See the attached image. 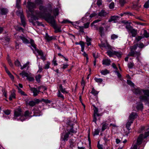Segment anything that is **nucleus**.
<instances>
[{
  "instance_id": "obj_1",
  "label": "nucleus",
  "mask_w": 149,
  "mask_h": 149,
  "mask_svg": "<svg viewBox=\"0 0 149 149\" xmlns=\"http://www.w3.org/2000/svg\"><path fill=\"white\" fill-rule=\"evenodd\" d=\"M36 15L40 17H43L45 20L50 24L55 29V32L57 33L61 32V31L60 28H58L57 26L54 17L52 16L50 13H45V15H43V14L40 12H37L36 13Z\"/></svg>"
},
{
  "instance_id": "obj_2",
  "label": "nucleus",
  "mask_w": 149,
  "mask_h": 149,
  "mask_svg": "<svg viewBox=\"0 0 149 149\" xmlns=\"http://www.w3.org/2000/svg\"><path fill=\"white\" fill-rule=\"evenodd\" d=\"M67 124L68 125L66 130L67 132L65 131V133L63 132L61 134V139L64 141L68 140L69 135L71 134L72 136V133H75L77 132L76 131L73 129V121L68 120V121L67 122Z\"/></svg>"
},
{
  "instance_id": "obj_3",
  "label": "nucleus",
  "mask_w": 149,
  "mask_h": 149,
  "mask_svg": "<svg viewBox=\"0 0 149 149\" xmlns=\"http://www.w3.org/2000/svg\"><path fill=\"white\" fill-rule=\"evenodd\" d=\"M23 112L22 111V109L20 107L14 110L13 119L14 120H20V118L23 116Z\"/></svg>"
},
{
  "instance_id": "obj_4",
  "label": "nucleus",
  "mask_w": 149,
  "mask_h": 149,
  "mask_svg": "<svg viewBox=\"0 0 149 149\" xmlns=\"http://www.w3.org/2000/svg\"><path fill=\"white\" fill-rule=\"evenodd\" d=\"M93 106L94 108L93 122H94L95 123H96L97 120L96 117L99 116H100V115L99 113H98V109L94 105H93Z\"/></svg>"
},
{
  "instance_id": "obj_5",
  "label": "nucleus",
  "mask_w": 149,
  "mask_h": 149,
  "mask_svg": "<svg viewBox=\"0 0 149 149\" xmlns=\"http://www.w3.org/2000/svg\"><path fill=\"white\" fill-rule=\"evenodd\" d=\"M31 112H30L29 111H26L24 113V114L23 113V116H22L20 118V121H23L26 120V117L29 116L30 117H32V116L31 115Z\"/></svg>"
},
{
  "instance_id": "obj_6",
  "label": "nucleus",
  "mask_w": 149,
  "mask_h": 149,
  "mask_svg": "<svg viewBox=\"0 0 149 149\" xmlns=\"http://www.w3.org/2000/svg\"><path fill=\"white\" fill-rule=\"evenodd\" d=\"M39 9L44 13L50 11H52V9L51 8H47L44 6L41 5L39 7Z\"/></svg>"
},
{
  "instance_id": "obj_7",
  "label": "nucleus",
  "mask_w": 149,
  "mask_h": 149,
  "mask_svg": "<svg viewBox=\"0 0 149 149\" xmlns=\"http://www.w3.org/2000/svg\"><path fill=\"white\" fill-rule=\"evenodd\" d=\"M27 7L28 8L29 10L31 12H32V9L36 7V4L33 3H32L30 1H28L27 2Z\"/></svg>"
},
{
  "instance_id": "obj_8",
  "label": "nucleus",
  "mask_w": 149,
  "mask_h": 149,
  "mask_svg": "<svg viewBox=\"0 0 149 149\" xmlns=\"http://www.w3.org/2000/svg\"><path fill=\"white\" fill-rule=\"evenodd\" d=\"M99 31V33L102 38H104L105 37V33L104 32V29L102 26L100 27L98 29H97Z\"/></svg>"
},
{
  "instance_id": "obj_9",
  "label": "nucleus",
  "mask_w": 149,
  "mask_h": 149,
  "mask_svg": "<svg viewBox=\"0 0 149 149\" xmlns=\"http://www.w3.org/2000/svg\"><path fill=\"white\" fill-rule=\"evenodd\" d=\"M143 90L139 88H137L132 89V91L136 95H141L142 94Z\"/></svg>"
},
{
  "instance_id": "obj_10",
  "label": "nucleus",
  "mask_w": 149,
  "mask_h": 149,
  "mask_svg": "<svg viewBox=\"0 0 149 149\" xmlns=\"http://www.w3.org/2000/svg\"><path fill=\"white\" fill-rule=\"evenodd\" d=\"M139 99L141 102L147 103L149 101V98L145 95L140 96L139 97Z\"/></svg>"
},
{
  "instance_id": "obj_11",
  "label": "nucleus",
  "mask_w": 149,
  "mask_h": 149,
  "mask_svg": "<svg viewBox=\"0 0 149 149\" xmlns=\"http://www.w3.org/2000/svg\"><path fill=\"white\" fill-rule=\"evenodd\" d=\"M144 139L143 134H141L138 136L137 140V144L139 145L141 144L143 139Z\"/></svg>"
},
{
  "instance_id": "obj_12",
  "label": "nucleus",
  "mask_w": 149,
  "mask_h": 149,
  "mask_svg": "<svg viewBox=\"0 0 149 149\" xmlns=\"http://www.w3.org/2000/svg\"><path fill=\"white\" fill-rule=\"evenodd\" d=\"M137 113L136 112H132L129 115V120L133 121L137 116Z\"/></svg>"
},
{
  "instance_id": "obj_13",
  "label": "nucleus",
  "mask_w": 149,
  "mask_h": 149,
  "mask_svg": "<svg viewBox=\"0 0 149 149\" xmlns=\"http://www.w3.org/2000/svg\"><path fill=\"white\" fill-rule=\"evenodd\" d=\"M120 17L118 16H111L110 19H109L108 22H111L113 21L114 22H116L118 19Z\"/></svg>"
},
{
  "instance_id": "obj_14",
  "label": "nucleus",
  "mask_w": 149,
  "mask_h": 149,
  "mask_svg": "<svg viewBox=\"0 0 149 149\" xmlns=\"http://www.w3.org/2000/svg\"><path fill=\"white\" fill-rule=\"evenodd\" d=\"M102 127V131L103 132L105 130L107 129L109 125L108 123L106 121L104 122H103L101 124Z\"/></svg>"
},
{
  "instance_id": "obj_15",
  "label": "nucleus",
  "mask_w": 149,
  "mask_h": 149,
  "mask_svg": "<svg viewBox=\"0 0 149 149\" xmlns=\"http://www.w3.org/2000/svg\"><path fill=\"white\" fill-rule=\"evenodd\" d=\"M0 13L1 15H6L7 14L9 11L6 8H0Z\"/></svg>"
},
{
  "instance_id": "obj_16",
  "label": "nucleus",
  "mask_w": 149,
  "mask_h": 149,
  "mask_svg": "<svg viewBox=\"0 0 149 149\" xmlns=\"http://www.w3.org/2000/svg\"><path fill=\"white\" fill-rule=\"evenodd\" d=\"M31 91L33 93V95L34 96H36L38 95L40 91H38V90L35 88H30Z\"/></svg>"
},
{
  "instance_id": "obj_17",
  "label": "nucleus",
  "mask_w": 149,
  "mask_h": 149,
  "mask_svg": "<svg viewBox=\"0 0 149 149\" xmlns=\"http://www.w3.org/2000/svg\"><path fill=\"white\" fill-rule=\"evenodd\" d=\"M111 61L110 59H105L102 61V64L107 66H109L110 64Z\"/></svg>"
},
{
  "instance_id": "obj_18",
  "label": "nucleus",
  "mask_w": 149,
  "mask_h": 149,
  "mask_svg": "<svg viewBox=\"0 0 149 149\" xmlns=\"http://www.w3.org/2000/svg\"><path fill=\"white\" fill-rule=\"evenodd\" d=\"M19 38L22 40L23 43L25 44H28L29 43V40L24 37L19 36Z\"/></svg>"
},
{
  "instance_id": "obj_19",
  "label": "nucleus",
  "mask_w": 149,
  "mask_h": 149,
  "mask_svg": "<svg viewBox=\"0 0 149 149\" xmlns=\"http://www.w3.org/2000/svg\"><path fill=\"white\" fill-rule=\"evenodd\" d=\"M20 19L21 20L22 25L23 26V27H25L26 25V19L24 17V16H22Z\"/></svg>"
},
{
  "instance_id": "obj_20",
  "label": "nucleus",
  "mask_w": 149,
  "mask_h": 149,
  "mask_svg": "<svg viewBox=\"0 0 149 149\" xmlns=\"http://www.w3.org/2000/svg\"><path fill=\"white\" fill-rule=\"evenodd\" d=\"M59 89L58 90H60V91L62 93H63L67 94L68 93V92L66 91L65 88H63L62 85V84H60L59 85Z\"/></svg>"
},
{
  "instance_id": "obj_21",
  "label": "nucleus",
  "mask_w": 149,
  "mask_h": 149,
  "mask_svg": "<svg viewBox=\"0 0 149 149\" xmlns=\"http://www.w3.org/2000/svg\"><path fill=\"white\" fill-rule=\"evenodd\" d=\"M40 111L38 109H34V114L33 116H39L40 115Z\"/></svg>"
},
{
  "instance_id": "obj_22",
  "label": "nucleus",
  "mask_w": 149,
  "mask_h": 149,
  "mask_svg": "<svg viewBox=\"0 0 149 149\" xmlns=\"http://www.w3.org/2000/svg\"><path fill=\"white\" fill-rule=\"evenodd\" d=\"M130 32L132 34V37H135L137 34V30H135L134 29H133L130 31Z\"/></svg>"
},
{
  "instance_id": "obj_23",
  "label": "nucleus",
  "mask_w": 149,
  "mask_h": 149,
  "mask_svg": "<svg viewBox=\"0 0 149 149\" xmlns=\"http://www.w3.org/2000/svg\"><path fill=\"white\" fill-rule=\"evenodd\" d=\"M107 15V13L103 10H102L98 13V15L100 17H104Z\"/></svg>"
},
{
  "instance_id": "obj_24",
  "label": "nucleus",
  "mask_w": 149,
  "mask_h": 149,
  "mask_svg": "<svg viewBox=\"0 0 149 149\" xmlns=\"http://www.w3.org/2000/svg\"><path fill=\"white\" fill-rule=\"evenodd\" d=\"M133 121L131 120H129L126 123V127L127 129L129 131L130 130V126L131 125V124L133 123Z\"/></svg>"
},
{
  "instance_id": "obj_25",
  "label": "nucleus",
  "mask_w": 149,
  "mask_h": 149,
  "mask_svg": "<svg viewBox=\"0 0 149 149\" xmlns=\"http://www.w3.org/2000/svg\"><path fill=\"white\" fill-rule=\"evenodd\" d=\"M99 92L96 90L94 88H93L92 89V91L91 93L93 95H94L95 96H97L99 93Z\"/></svg>"
},
{
  "instance_id": "obj_26",
  "label": "nucleus",
  "mask_w": 149,
  "mask_h": 149,
  "mask_svg": "<svg viewBox=\"0 0 149 149\" xmlns=\"http://www.w3.org/2000/svg\"><path fill=\"white\" fill-rule=\"evenodd\" d=\"M57 96L61 99L62 100H63L64 99V96L62 94L60 90H58V92L57 94Z\"/></svg>"
},
{
  "instance_id": "obj_27",
  "label": "nucleus",
  "mask_w": 149,
  "mask_h": 149,
  "mask_svg": "<svg viewBox=\"0 0 149 149\" xmlns=\"http://www.w3.org/2000/svg\"><path fill=\"white\" fill-rule=\"evenodd\" d=\"M18 10H17L16 11V14L17 16H19L20 18H21L22 16L24 15L22 13V10H21V9Z\"/></svg>"
},
{
  "instance_id": "obj_28",
  "label": "nucleus",
  "mask_w": 149,
  "mask_h": 149,
  "mask_svg": "<svg viewBox=\"0 0 149 149\" xmlns=\"http://www.w3.org/2000/svg\"><path fill=\"white\" fill-rule=\"evenodd\" d=\"M114 52L115 51L109 50L107 52V53L110 57H111L114 55Z\"/></svg>"
},
{
  "instance_id": "obj_29",
  "label": "nucleus",
  "mask_w": 149,
  "mask_h": 149,
  "mask_svg": "<svg viewBox=\"0 0 149 149\" xmlns=\"http://www.w3.org/2000/svg\"><path fill=\"white\" fill-rule=\"evenodd\" d=\"M19 75H21L23 78H24L25 77H26L28 76L29 74L26 72L23 71L21 73H19Z\"/></svg>"
},
{
  "instance_id": "obj_30",
  "label": "nucleus",
  "mask_w": 149,
  "mask_h": 149,
  "mask_svg": "<svg viewBox=\"0 0 149 149\" xmlns=\"http://www.w3.org/2000/svg\"><path fill=\"white\" fill-rule=\"evenodd\" d=\"M15 90H14L13 92L11 93V95L9 97V100L10 101H11L12 100L13 98H15Z\"/></svg>"
},
{
  "instance_id": "obj_31",
  "label": "nucleus",
  "mask_w": 149,
  "mask_h": 149,
  "mask_svg": "<svg viewBox=\"0 0 149 149\" xmlns=\"http://www.w3.org/2000/svg\"><path fill=\"white\" fill-rule=\"evenodd\" d=\"M122 54L120 52L115 51L114 52V55L116 56L118 58H120L121 57Z\"/></svg>"
},
{
  "instance_id": "obj_32",
  "label": "nucleus",
  "mask_w": 149,
  "mask_h": 149,
  "mask_svg": "<svg viewBox=\"0 0 149 149\" xmlns=\"http://www.w3.org/2000/svg\"><path fill=\"white\" fill-rule=\"evenodd\" d=\"M21 0H17L16 3V7L18 9H21L20 7Z\"/></svg>"
},
{
  "instance_id": "obj_33",
  "label": "nucleus",
  "mask_w": 149,
  "mask_h": 149,
  "mask_svg": "<svg viewBox=\"0 0 149 149\" xmlns=\"http://www.w3.org/2000/svg\"><path fill=\"white\" fill-rule=\"evenodd\" d=\"M101 74L103 75H105L109 73V72L107 70L105 69L104 70H102L100 72Z\"/></svg>"
},
{
  "instance_id": "obj_34",
  "label": "nucleus",
  "mask_w": 149,
  "mask_h": 149,
  "mask_svg": "<svg viewBox=\"0 0 149 149\" xmlns=\"http://www.w3.org/2000/svg\"><path fill=\"white\" fill-rule=\"evenodd\" d=\"M35 50L37 52V53L39 55L41 56L42 55H43L44 54L43 52L41 50H39L36 47V48H35Z\"/></svg>"
},
{
  "instance_id": "obj_35",
  "label": "nucleus",
  "mask_w": 149,
  "mask_h": 149,
  "mask_svg": "<svg viewBox=\"0 0 149 149\" xmlns=\"http://www.w3.org/2000/svg\"><path fill=\"white\" fill-rule=\"evenodd\" d=\"M136 109L139 110H142L143 108V105L142 103L138 104L136 107Z\"/></svg>"
},
{
  "instance_id": "obj_36",
  "label": "nucleus",
  "mask_w": 149,
  "mask_h": 149,
  "mask_svg": "<svg viewBox=\"0 0 149 149\" xmlns=\"http://www.w3.org/2000/svg\"><path fill=\"white\" fill-rule=\"evenodd\" d=\"M146 131L145 132L144 135H143L144 138L145 139L149 136V128H148Z\"/></svg>"
},
{
  "instance_id": "obj_37",
  "label": "nucleus",
  "mask_w": 149,
  "mask_h": 149,
  "mask_svg": "<svg viewBox=\"0 0 149 149\" xmlns=\"http://www.w3.org/2000/svg\"><path fill=\"white\" fill-rule=\"evenodd\" d=\"M128 32H130L133 29V27L130 24L127 25L125 26Z\"/></svg>"
},
{
  "instance_id": "obj_38",
  "label": "nucleus",
  "mask_w": 149,
  "mask_h": 149,
  "mask_svg": "<svg viewBox=\"0 0 149 149\" xmlns=\"http://www.w3.org/2000/svg\"><path fill=\"white\" fill-rule=\"evenodd\" d=\"M91 39L89 38L87 36L86 37V41L87 43V45L88 46H89L91 45Z\"/></svg>"
},
{
  "instance_id": "obj_39",
  "label": "nucleus",
  "mask_w": 149,
  "mask_h": 149,
  "mask_svg": "<svg viewBox=\"0 0 149 149\" xmlns=\"http://www.w3.org/2000/svg\"><path fill=\"white\" fill-rule=\"evenodd\" d=\"M100 132V130L97 129H95L94 132H93V135L94 136L98 135Z\"/></svg>"
},
{
  "instance_id": "obj_40",
  "label": "nucleus",
  "mask_w": 149,
  "mask_h": 149,
  "mask_svg": "<svg viewBox=\"0 0 149 149\" xmlns=\"http://www.w3.org/2000/svg\"><path fill=\"white\" fill-rule=\"evenodd\" d=\"M31 44L32 46L34 49L35 48H36V45L35 44L34 40L31 39L30 40V42H29Z\"/></svg>"
},
{
  "instance_id": "obj_41",
  "label": "nucleus",
  "mask_w": 149,
  "mask_h": 149,
  "mask_svg": "<svg viewBox=\"0 0 149 149\" xmlns=\"http://www.w3.org/2000/svg\"><path fill=\"white\" fill-rule=\"evenodd\" d=\"M17 88L18 89V92L19 93H20L21 94L23 95H26L25 93L20 88H19L18 86H17Z\"/></svg>"
},
{
  "instance_id": "obj_42",
  "label": "nucleus",
  "mask_w": 149,
  "mask_h": 149,
  "mask_svg": "<svg viewBox=\"0 0 149 149\" xmlns=\"http://www.w3.org/2000/svg\"><path fill=\"white\" fill-rule=\"evenodd\" d=\"M135 52L133 51L132 49L130 51V52L129 53L128 56H131L135 57Z\"/></svg>"
},
{
  "instance_id": "obj_43",
  "label": "nucleus",
  "mask_w": 149,
  "mask_h": 149,
  "mask_svg": "<svg viewBox=\"0 0 149 149\" xmlns=\"http://www.w3.org/2000/svg\"><path fill=\"white\" fill-rule=\"evenodd\" d=\"M143 92L144 93V94L145 95H146L147 97H149V90H143Z\"/></svg>"
},
{
  "instance_id": "obj_44",
  "label": "nucleus",
  "mask_w": 149,
  "mask_h": 149,
  "mask_svg": "<svg viewBox=\"0 0 149 149\" xmlns=\"http://www.w3.org/2000/svg\"><path fill=\"white\" fill-rule=\"evenodd\" d=\"M41 101L43 102H44L46 104H50L51 103L52 101L49 100L48 99H42L41 100Z\"/></svg>"
},
{
  "instance_id": "obj_45",
  "label": "nucleus",
  "mask_w": 149,
  "mask_h": 149,
  "mask_svg": "<svg viewBox=\"0 0 149 149\" xmlns=\"http://www.w3.org/2000/svg\"><path fill=\"white\" fill-rule=\"evenodd\" d=\"M144 36L146 38L149 37V33H148L146 30H144L143 32Z\"/></svg>"
},
{
  "instance_id": "obj_46",
  "label": "nucleus",
  "mask_w": 149,
  "mask_h": 149,
  "mask_svg": "<svg viewBox=\"0 0 149 149\" xmlns=\"http://www.w3.org/2000/svg\"><path fill=\"white\" fill-rule=\"evenodd\" d=\"M134 66V64L133 62H130L128 64V67L130 69L132 68Z\"/></svg>"
},
{
  "instance_id": "obj_47",
  "label": "nucleus",
  "mask_w": 149,
  "mask_h": 149,
  "mask_svg": "<svg viewBox=\"0 0 149 149\" xmlns=\"http://www.w3.org/2000/svg\"><path fill=\"white\" fill-rule=\"evenodd\" d=\"M45 38L48 41H50L52 39V37L49 36L47 33H46V34Z\"/></svg>"
},
{
  "instance_id": "obj_48",
  "label": "nucleus",
  "mask_w": 149,
  "mask_h": 149,
  "mask_svg": "<svg viewBox=\"0 0 149 149\" xmlns=\"http://www.w3.org/2000/svg\"><path fill=\"white\" fill-rule=\"evenodd\" d=\"M94 80L96 82L100 83H102L103 81V80L102 79L97 78L96 77H95L94 78Z\"/></svg>"
},
{
  "instance_id": "obj_49",
  "label": "nucleus",
  "mask_w": 149,
  "mask_h": 149,
  "mask_svg": "<svg viewBox=\"0 0 149 149\" xmlns=\"http://www.w3.org/2000/svg\"><path fill=\"white\" fill-rule=\"evenodd\" d=\"M15 64L17 66H21L20 63L18 59H17V60L15 61Z\"/></svg>"
},
{
  "instance_id": "obj_50",
  "label": "nucleus",
  "mask_w": 149,
  "mask_h": 149,
  "mask_svg": "<svg viewBox=\"0 0 149 149\" xmlns=\"http://www.w3.org/2000/svg\"><path fill=\"white\" fill-rule=\"evenodd\" d=\"M15 29L17 31H22L23 32L24 31V29L22 28L19 26H17L15 28Z\"/></svg>"
},
{
  "instance_id": "obj_51",
  "label": "nucleus",
  "mask_w": 149,
  "mask_h": 149,
  "mask_svg": "<svg viewBox=\"0 0 149 149\" xmlns=\"http://www.w3.org/2000/svg\"><path fill=\"white\" fill-rule=\"evenodd\" d=\"M81 85L82 86V90H84L85 86V82L84 80V78H82L81 83Z\"/></svg>"
},
{
  "instance_id": "obj_52",
  "label": "nucleus",
  "mask_w": 149,
  "mask_h": 149,
  "mask_svg": "<svg viewBox=\"0 0 149 149\" xmlns=\"http://www.w3.org/2000/svg\"><path fill=\"white\" fill-rule=\"evenodd\" d=\"M41 78V76L39 74L38 75L36 76L35 77V78L36 81L38 83L40 81V79Z\"/></svg>"
},
{
  "instance_id": "obj_53",
  "label": "nucleus",
  "mask_w": 149,
  "mask_h": 149,
  "mask_svg": "<svg viewBox=\"0 0 149 149\" xmlns=\"http://www.w3.org/2000/svg\"><path fill=\"white\" fill-rule=\"evenodd\" d=\"M36 104V103L33 101H31L29 102V106L31 107H33Z\"/></svg>"
},
{
  "instance_id": "obj_54",
  "label": "nucleus",
  "mask_w": 149,
  "mask_h": 149,
  "mask_svg": "<svg viewBox=\"0 0 149 149\" xmlns=\"http://www.w3.org/2000/svg\"><path fill=\"white\" fill-rule=\"evenodd\" d=\"M26 79L27 80L29 81H34V79L33 77L29 76V75H28V76L27 77Z\"/></svg>"
},
{
  "instance_id": "obj_55",
  "label": "nucleus",
  "mask_w": 149,
  "mask_h": 149,
  "mask_svg": "<svg viewBox=\"0 0 149 149\" xmlns=\"http://www.w3.org/2000/svg\"><path fill=\"white\" fill-rule=\"evenodd\" d=\"M35 3L38 5L42 4H43V2L42 0H35Z\"/></svg>"
},
{
  "instance_id": "obj_56",
  "label": "nucleus",
  "mask_w": 149,
  "mask_h": 149,
  "mask_svg": "<svg viewBox=\"0 0 149 149\" xmlns=\"http://www.w3.org/2000/svg\"><path fill=\"white\" fill-rule=\"evenodd\" d=\"M4 113L7 115H9L11 111L9 109L3 111Z\"/></svg>"
},
{
  "instance_id": "obj_57",
  "label": "nucleus",
  "mask_w": 149,
  "mask_h": 149,
  "mask_svg": "<svg viewBox=\"0 0 149 149\" xmlns=\"http://www.w3.org/2000/svg\"><path fill=\"white\" fill-rule=\"evenodd\" d=\"M100 40L101 41V44H99V45L100 47H105V44L103 43L102 42V39L101 38H100Z\"/></svg>"
},
{
  "instance_id": "obj_58",
  "label": "nucleus",
  "mask_w": 149,
  "mask_h": 149,
  "mask_svg": "<svg viewBox=\"0 0 149 149\" xmlns=\"http://www.w3.org/2000/svg\"><path fill=\"white\" fill-rule=\"evenodd\" d=\"M118 37V35L115 34H113L111 36V39L112 40H114L115 39L117 38Z\"/></svg>"
},
{
  "instance_id": "obj_59",
  "label": "nucleus",
  "mask_w": 149,
  "mask_h": 149,
  "mask_svg": "<svg viewBox=\"0 0 149 149\" xmlns=\"http://www.w3.org/2000/svg\"><path fill=\"white\" fill-rule=\"evenodd\" d=\"M144 7L146 8H148L149 7V0L148 1L144 4Z\"/></svg>"
},
{
  "instance_id": "obj_60",
  "label": "nucleus",
  "mask_w": 149,
  "mask_h": 149,
  "mask_svg": "<svg viewBox=\"0 0 149 149\" xmlns=\"http://www.w3.org/2000/svg\"><path fill=\"white\" fill-rule=\"evenodd\" d=\"M119 3L121 6H123L125 3V0H119Z\"/></svg>"
},
{
  "instance_id": "obj_61",
  "label": "nucleus",
  "mask_w": 149,
  "mask_h": 149,
  "mask_svg": "<svg viewBox=\"0 0 149 149\" xmlns=\"http://www.w3.org/2000/svg\"><path fill=\"white\" fill-rule=\"evenodd\" d=\"M114 2H112L110 4L109 7L110 9H112L114 8Z\"/></svg>"
},
{
  "instance_id": "obj_62",
  "label": "nucleus",
  "mask_w": 149,
  "mask_h": 149,
  "mask_svg": "<svg viewBox=\"0 0 149 149\" xmlns=\"http://www.w3.org/2000/svg\"><path fill=\"white\" fill-rule=\"evenodd\" d=\"M70 147L71 148H72L74 147V142H72L71 140H70Z\"/></svg>"
},
{
  "instance_id": "obj_63",
  "label": "nucleus",
  "mask_w": 149,
  "mask_h": 149,
  "mask_svg": "<svg viewBox=\"0 0 149 149\" xmlns=\"http://www.w3.org/2000/svg\"><path fill=\"white\" fill-rule=\"evenodd\" d=\"M127 84L131 86H134V84L133 83L131 80H127Z\"/></svg>"
},
{
  "instance_id": "obj_64",
  "label": "nucleus",
  "mask_w": 149,
  "mask_h": 149,
  "mask_svg": "<svg viewBox=\"0 0 149 149\" xmlns=\"http://www.w3.org/2000/svg\"><path fill=\"white\" fill-rule=\"evenodd\" d=\"M50 64V63L47 62V63L46 64H45V67H44V68L45 69L49 68V67Z\"/></svg>"
}]
</instances>
